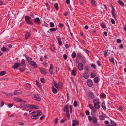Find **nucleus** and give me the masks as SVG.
<instances>
[{"label": "nucleus", "mask_w": 126, "mask_h": 126, "mask_svg": "<svg viewBox=\"0 0 126 126\" xmlns=\"http://www.w3.org/2000/svg\"><path fill=\"white\" fill-rule=\"evenodd\" d=\"M31 18V17L28 16H26L25 17V20L26 22L28 24L32 25L33 24L32 22L30 20Z\"/></svg>", "instance_id": "obj_1"}, {"label": "nucleus", "mask_w": 126, "mask_h": 126, "mask_svg": "<svg viewBox=\"0 0 126 126\" xmlns=\"http://www.w3.org/2000/svg\"><path fill=\"white\" fill-rule=\"evenodd\" d=\"M13 99L15 101L17 102H25V101L24 100H22L19 98H17L16 97H14Z\"/></svg>", "instance_id": "obj_2"}, {"label": "nucleus", "mask_w": 126, "mask_h": 126, "mask_svg": "<svg viewBox=\"0 0 126 126\" xmlns=\"http://www.w3.org/2000/svg\"><path fill=\"white\" fill-rule=\"evenodd\" d=\"M87 85L89 87H92L93 84V82L91 80L88 79L87 81Z\"/></svg>", "instance_id": "obj_3"}, {"label": "nucleus", "mask_w": 126, "mask_h": 126, "mask_svg": "<svg viewBox=\"0 0 126 126\" xmlns=\"http://www.w3.org/2000/svg\"><path fill=\"white\" fill-rule=\"evenodd\" d=\"M34 99L39 101H40L41 100V98H40V96L38 95L37 94H35L34 95Z\"/></svg>", "instance_id": "obj_4"}, {"label": "nucleus", "mask_w": 126, "mask_h": 126, "mask_svg": "<svg viewBox=\"0 0 126 126\" xmlns=\"http://www.w3.org/2000/svg\"><path fill=\"white\" fill-rule=\"evenodd\" d=\"M22 93V92L20 90L15 91L14 92V94L17 95L21 94Z\"/></svg>", "instance_id": "obj_5"}, {"label": "nucleus", "mask_w": 126, "mask_h": 126, "mask_svg": "<svg viewBox=\"0 0 126 126\" xmlns=\"http://www.w3.org/2000/svg\"><path fill=\"white\" fill-rule=\"evenodd\" d=\"M78 67L79 69L80 70H82L83 68V65L82 63H79L78 65Z\"/></svg>", "instance_id": "obj_6"}, {"label": "nucleus", "mask_w": 126, "mask_h": 126, "mask_svg": "<svg viewBox=\"0 0 126 126\" xmlns=\"http://www.w3.org/2000/svg\"><path fill=\"white\" fill-rule=\"evenodd\" d=\"M53 67L52 64H51L50 66V69L49 70V73L50 74H52L53 73Z\"/></svg>", "instance_id": "obj_7"}, {"label": "nucleus", "mask_w": 126, "mask_h": 126, "mask_svg": "<svg viewBox=\"0 0 126 126\" xmlns=\"http://www.w3.org/2000/svg\"><path fill=\"white\" fill-rule=\"evenodd\" d=\"M29 63L31 64L32 65L34 66V67L35 68H37V66L36 64L33 61H30L29 62Z\"/></svg>", "instance_id": "obj_8"}, {"label": "nucleus", "mask_w": 126, "mask_h": 126, "mask_svg": "<svg viewBox=\"0 0 126 126\" xmlns=\"http://www.w3.org/2000/svg\"><path fill=\"white\" fill-rule=\"evenodd\" d=\"M115 9L114 8H112V10L111 11L112 15L113 16L115 19H116V13L115 12Z\"/></svg>", "instance_id": "obj_9"}, {"label": "nucleus", "mask_w": 126, "mask_h": 126, "mask_svg": "<svg viewBox=\"0 0 126 126\" xmlns=\"http://www.w3.org/2000/svg\"><path fill=\"white\" fill-rule=\"evenodd\" d=\"M88 95L90 98L92 99H93L94 98V94L91 92L89 93Z\"/></svg>", "instance_id": "obj_10"}, {"label": "nucleus", "mask_w": 126, "mask_h": 126, "mask_svg": "<svg viewBox=\"0 0 126 126\" xmlns=\"http://www.w3.org/2000/svg\"><path fill=\"white\" fill-rule=\"evenodd\" d=\"M79 59L81 60V62L83 63H86V61L85 58V57L83 56H82L81 58Z\"/></svg>", "instance_id": "obj_11"}, {"label": "nucleus", "mask_w": 126, "mask_h": 126, "mask_svg": "<svg viewBox=\"0 0 126 126\" xmlns=\"http://www.w3.org/2000/svg\"><path fill=\"white\" fill-rule=\"evenodd\" d=\"M40 70L41 73L44 74H46V71L43 68H40Z\"/></svg>", "instance_id": "obj_12"}, {"label": "nucleus", "mask_w": 126, "mask_h": 126, "mask_svg": "<svg viewBox=\"0 0 126 126\" xmlns=\"http://www.w3.org/2000/svg\"><path fill=\"white\" fill-rule=\"evenodd\" d=\"M34 20L38 24H39L41 23L40 20L38 17L34 19Z\"/></svg>", "instance_id": "obj_13"}, {"label": "nucleus", "mask_w": 126, "mask_h": 126, "mask_svg": "<svg viewBox=\"0 0 126 126\" xmlns=\"http://www.w3.org/2000/svg\"><path fill=\"white\" fill-rule=\"evenodd\" d=\"M20 66V63H16L14 66H13V67L14 69H16L17 68H18Z\"/></svg>", "instance_id": "obj_14"}, {"label": "nucleus", "mask_w": 126, "mask_h": 126, "mask_svg": "<svg viewBox=\"0 0 126 126\" xmlns=\"http://www.w3.org/2000/svg\"><path fill=\"white\" fill-rule=\"evenodd\" d=\"M99 117L100 119L101 120H104L105 118L106 117L105 116V114H103L102 115H100L99 116Z\"/></svg>", "instance_id": "obj_15"}, {"label": "nucleus", "mask_w": 126, "mask_h": 126, "mask_svg": "<svg viewBox=\"0 0 126 126\" xmlns=\"http://www.w3.org/2000/svg\"><path fill=\"white\" fill-rule=\"evenodd\" d=\"M26 34L25 35V38L26 40H27L28 38L30 37L31 35L30 33L28 32H26Z\"/></svg>", "instance_id": "obj_16"}, {"label": "nucleus", "mask_w": 126, "mask_h": 126, "mask_svg": "<svg viewBox=\"0 0 126 126\" xmlns=\"http://www.w3.org/2000/svg\"><path fill=\"white\" fill-rule=\"evenodd\" d=\"M94 105H95V104L97 103H99V99L97 98L94 99L93 100Z\"/></svg>", "instance_id": "obj_17"}, {"label": "nucleus", "mask_w": 126, "mask_h": 126, "mask_svg": "<svg viewBox=\"0 0 126 126\" xmlns=\"http://www.w3.org/2000/svg\"><path fill=\"white\" fill-rule=\"evenodd\" d=\"M109 60L110 62L112 63L114 65L115 64V63L114 62V59L113 57H110L109 58Z\"/></svg>", "instance_id": "obj_18"}, {"label": "nucleus", "mask_w": 126, "mask_h": 126, "mask_svg": "<svg viewBox=\"0 0 126 126\" xmlns=\"http://www.w3.org/2000/svg\"><path fill=\"white\" fill-rule=\"evenodd\" d=\"M51 88L54 94H56L57 93V89L55 88L54 86H52Z\"/></svg>", "instance_id": "obj_19"}, {"label": "nucleus", "mask_w": 126, "mask_h": 126, "mask_svg": "<svg viewBox=\"0 0 126 126\" xmlns=\"http://www.w3.org/2000/svg\"><path fill=\"white\" fill-rule=\"evenodd\" d=\"M83 56V55L81 53H79L77 54V57L78 58H79L80 59Z\"/></svg>", "instance_id": "obj_20"}, {"label": "nucleus", "mask_w": 126, "mask_h": 126, "mask_svg": "<svg viewBox=\"0 0 126 126\" xmlns=\"http://www.w3.org/2000/svg\"><path fill=\"white\" fill-rule=\"evenodd\" d=\"M21 106V108L24 109H26L27 107V106L26 105L24 104H22L20 105Z\"/></svg>", "instance_id": "obj_21"}, {"label": "nucleus", "mask_w": 126, "mask_h": 126, "mask_svg": "<svg viewBox=\"0 0 126 126\" xmlns=\"http://www.w3.org/2000/svg\"><path fill=\"white\" fill-rule=\"evenodd\" d=\"M57 30V28H54L50 29H49V31L50 32H55Z\"/></svg>", "instance_id": "obj_22"}, {"label": "nucleus", "mask_w": 126, "mask_h": 126, "mask_svg": "<svg viewBox=\"0 0 126 126\" xmlns=\"http://www.w3.org/2000/svg\"><path fill=\"white\" fill-rule=\"evenodd\" d=\"M25 62L24 59H22V60L21 62V65L22 66H25Z\"/></svg>", "instance_id": "obj_23"}, {"label": "nucleus", "mask_w": 126, "mask_h": 126, "mask_svg": "<svg viewBox=\"0 0 126 126\" xmlns=\"http://www.w3.org/2000/svg\"><path fill=\"white\" fill-rule=\"evenodd\" d=\"M118 3L121 6H123L124 5V3L123 2L120 0H119L118 1Z\"/></svg>", "instance_id": "obj_24"}, {"label": "nucleus", "mask_w": 126, "mask_h": 126, "mask_svg": "<svg viewBox=\"0 0 126 126\" xmlns=\"http://www.w3.org/2000/svg\"><path fill=\"white\" fill-rule=\"evenodd\" d=\"M89 75L88 73H84V78L86 79H87L89 78Z\"/></svg>", "instance_id": "obj_25"}, {"label": "nucleus", "mask_w": 126, "mask_h": 126, "mask_svg": "<svg viewBox=\"0 0 126 126\" xmlns=\"http://www.w3.org/2000/svg\"><path fill=\"white\" fill-rule=\"evenodd\" d=\"M6 74V72L4 71H3L1 72H0V76H3Z\"/></svg>", "instance_id": "obj_26"}, {"label": "nucleus", "mask_w": 126, "mask_h": 126, "mask_svg": "<svg viewBox=\"0 0 126 126\" xmlns=\"http://www.w3.org/2000/svg\"><path fill=\"white\" fill-rule=\"evenodd\" d=\"M99 103H97L95 104V105H94V107L96 109H98L100 108V106L99 105Z\"/></svg>", "instance_id": "obj_27"}, {"label": "nucleus", "mask_w": 126, "mask_h": 126, "mask_svg": "<svg viewBox=\"0 0 126 126\" xmlns=\"http://www.w3.org/2000/svg\"><path fill=\"white\" fill-rule=\"evenodd\" d=\"M93 122L94 123H96L97 122V119L95 117H94L93 118Z\"/></svg>", "instance_id": "obj_28"}, {"label": "nucleus", "mask_w": 126, "mask_h": 126, "mask_svg": "<svg viewBox=\"0 0 126 126\" xmlns=\"http://www.w3.org/2000/svg\"><path fill=\"white\" fill-rule=\"evenodd\" d=\"M98 78L97 77H96L94 78V80L95 83H97L98 82Z\"/></svg>", "instance_id": "obj_29"}, {"label": "nucleus", "mask_w": 126, "mask_h": 126, "mask_svg": "<svg viewBox=\"0 0 126 126\" xmlns=\"http://www.w3.org/2000/svg\"><path fill=\"white\" fill-rule=\"evenodd\" d=\"M69 110V107L68 105H66L65 106L64 108V111L65 112L66 111L68 110Z\"/></svg>", "instance_id": "obj_30"}, {"label": "nucleus", "mask_w": 126, "mask_h": 126, "mask_svg": "<svg viewBox=\"0 0 126 126\" xmlns=\"http://www.w3.org/2000/svg\"><path fill=\"white\" fill-rule=\"evenodd\" d=\"M53 82L55 87L58 90L57 83L54 80L53 81Z\"/></svg>", "instance_id": "obj_31"}, {"label": "nucleus", "mask_w": 126, "mask_h": 126, "mask_svg": "<svg viewBox=\"0 0 126 126\" xmlns=\"http://www.w3.org/2000/svg\"><path fill=\"white\" fill-rule=\"evenodd\" d=\"M102 107L103 109L104 110H105L106 109V108L105 105V103H102Z\"/></svg>", "instance_id": "obj_32"}, {"label": "nucleus", "mask_w": 126, "mask_h": 126, "mask_svg": "<svg viewBox=\"0 0 126 126\" xmlns=\"http://www.w3.org/2000/svg\"><path fill=\"white\" fill-rule=\"evenodd\" d=\"M111 125L112 126H116V124L113 121L111 120Z\"/></svg>", "instance_id": "obj_33"}, {"label": "nucleus", "mask_w": 126, "mask_h": 126, "mask_svg": "<svg viewBox=\"0 0 126 126\" xmlns=\"http://www.w3.org/2000/svg\"><path fill=\"white\" fill-rule=\"evenodd\" d=\"M54 7L56 8V10H58L59 7L57 3H56L54 4Z\"/></svg>", "instance_id": "obj_34"}, {"label": "nucleus", "mask_w": 126, "mask_h": 126, "mask_svg": "<svg viewBox=\"0 0 126 126\" xmlns=\"http://www.w3.org/2000/svg\"><path fill=\"white\" fill-rule=\"evenodd\" d=\"M76 72V71L75 69H73L72 70L71 72V74L73 75L74 76H75L76 75V74L75 73Z\"/></svg>", "instance_id": "obj_35"}, {"label": "nucleus", "mask_w": 126, "mask_h": 126, "mask_svg": "<svg viewBox=\"0 0 126 126\" xmlns=\"http://www.w3.org/2000/svg\"><path fill=\"white\" fill-rule=\"evenodd\" d=\"M58 40L59 45H61L62 44V42L61 38H58Z\"/></svg>", "instance_id": "obj_36"}, {"label": "nucleus", "mask_w": 126, "mask_h": 126, "mask_svg": "<svg viewBox=\"0 0 126 126\" xmlns=\"http://www.w3.org/2000/svg\"><path fill=\"white\" fill-rule=\"evenodd\" d=\"M72 58H75L76 56V53L75 52H74L72 54Z\"/></svg>", "instance_id": "obj_37"}, {"label": "nucleus", "mask_w": 126, "mask_h": 126, "mask_svg": "<svg viewBox=\"0 0 126 126\" xmlns=\"http://www.w3.org/2000/svg\"><path fill=\"white\" fill-rule=\"evenodd\" d=\"M69 112V110H67V111H66V114L68 119H69L70 118V115Z\"/></svg>", "instance_id": "obj_38"}, {"label": "nucleus", "mask_w": 126, "mask_h": 126, "mask_svg": "<svg viewBox=\"0 0 126 126\" xmlns=\"http://www.w3.org/2000/svg\"><path fill=\"white\" fill-rule=\"evenodd\" d=\"M37 85L38 86L39 88H41V84L37 81H36Z\"/></svg>", "instance_id": "obj_39"}, {"label": "nucleus", "mask_w": 126, "mask_h": 126, "mask_svg": "<svg viewBox=\"0 0 126 126\" xmlns=\"http://www.w3.org/2000/svg\"><path fill=\"white\" fill-rule=\"evenodd\" d=\"M109 51V50L108 49L107 50H105L104 51V56L106 57L107 56V55L108 54V52Z\"/></svg>", "instance_id": "obj_40"}, {"label": "nucleus", "mask_w": 126, "mask_h": 126, "mask_svg": "<svg viewBox=\"0 0 126 126\" xmlns=\"http://www.w3.org/2000/svg\"><path fill=\"white\" fill-rule=\"evenodd\" d=\"M73 122L75 124H76L77 125H78L79 124V122L76 120H73Z\"/></svg>", "instance_id": "obj_41"}, {"label": "nucleus", "mask_w": 126, "mask_h": 126, "mask_svg": "<svg viewBox=\"0 0 126 126\" xmlns=\"http://www.w3.org/2000/svg\"><path fill=\"white\" fill-rule=\"evenodd\" d=\"M37 116V115H33L31 116V118L32 119H36Z\"/></svg>", "instance_id": "obj_42"}, {"label": "nucleus", "mask_w": 126, "mask_h": 126, "mask_svg": "<svg viewBox=\"0 0 126 126\" xmlns=\"http://www.w3.org/2000/svg\"><path fill=\"white\" fill-rule=\"evenodd\" d=\"M50 26L51 27H53L54 26V25L53 22H50Z\"/></svg>", "instance_id": "obj_43"}, {"label": "nucleus", "mask_w": 126, "mask_h": 126, "mask_svg": "<svg viewBox=\"0 0 126 126\" xmlns=\"http://www.w3.org/2000/svg\"><path fill=\"white\" fill-rule=\"evenodd\" d=\"M74 105L75 107H76L78 106L77 102L76 101H75L74 103Z\"/></svg>", "instance_id": "obj_44"}, {"label": "nucleus", "mask_w": 126, "mask_h": 126, "mask_svg": "<svg viewBox=\"0 0 126 126\" xmlns=\"http://www.w3.org/2000/svg\"><path fill=\"white\" fill-rule=\"evenodd\" d=\"M100 96L101 97L104 98L106 96V95L102 93L100 95Z\"/></svg>", "instance_id": "obj_45"}, {"label": "nucleus", "mask_w": 126, "mask_h": 126, "mask_svg": "<svg viewBox=\"0 0 126 126\" xmlns=\"http://www.w3.org/2000/svg\"><path fill=\"white\" fill-rule=\"evenodd\" d=\"M26 58L27 60L28 61L29 63V62L32 61L31 60H32V58H31L28 57Z\"/></svg>", "instance_id": "obj_46"}, {"label": "nucleus", "mask_w": 126, "mask_h": 126, "mask_svg": "<svg viewBox=\"0 0 126 126\" xmlns=\"http://www.w3.org/2000/svg\"><path fill=\"white\" fill-rule=\"evenodd\" d=\"M6 49L4 47H3L1 49V50L3 51H5L6 50Z\"/></svg>", "instance_id": "obj_47"}, {"label": "nucleus", "mask_w": 126, "mask_h": 126, "mask_svg": "<svg viewBox=\"0 0 126 126\" xmlns=\"http://www.w3.org/2000/svg\"><path fill=\"white\" fill-rule=\"evenodd\" d=\"M88 119L89 121H91L93 119V118L91 116H88Z\"/></svg>", "instance_id": "obj_48"}, {"label": "nucleus", "mask_w": 126, "mask_h": 126, "mask_svg": "<svg viewBox=\"0 0 126 126\" xmlns=\"http://www.w3.org/2000/svg\"><path fill=\"white\" fill-rule=\"evenodd\" d=\"M42 114V113L41 111H38V113L37 114V116H40Z\"/></svg>", "instance_id": "obj_49"}, {"label": "nucleus", "mask_w": 126, "mask_h": 126, "mask_svg": "<svg viewBox=\"0 0 126 126\" xmlns=\"http://www.w3.org/2000/svg\"><path fill=\"white\" fill-rule=\"evenodd\" d=\"M96 75L95 74L93 73H91V76L92 78H94L95 77Z\"/></svg>", "instance_id": "obj_50"}, {"label": "nucleus", "mask_w": 126, "mask_h": 126, "mask_svg": "<svg viewBox=\"0 0 126 126\" xmlns=\"http://www.w3.org/2000/svg\"><path fill=\"white\" fill-rule=\"evenodd\" d=\"M63 57L65 60H66L67 58V56L66 54H64L63 55Z\"/></svg>", "instance_id": "obj_51"}, {"label": "nucleus", "mask_w": 126, "mask_h": 126, "mask_svg": "<svg viewBox=\"0 0 126 126\" xmlns=\"http://www.w3.org/2000/svg\"><path fill=\"white\" fill-rule=\"evenodd\" d=\"M4 104V102L3 101H2L0 104V107H2L3 105Z\"/></svg>", "instance_id": "obj_52"}, {"label": "nucleus", "mask_w": 126, "mask_h": 126, "mask_svg": "<svg viewBox=\"0 0 126 126\" xmlns=\"http://www.w3.org/2000/svg\"><path fill=\"white\" fill-rule=\"evenodd\" d=\"M111 22L113 24H115V22L114 20L113 19H112L111 20Z\"/></svg>", "instance_id": "obj_53"}, {"label": "nucleus", "mask_w": 126, "mask_h": 126, "mask_svg": "<svg viewBox=\"0 0 126 126\" xmlns=\"http://www.w3.org/2000/svg\"><path fill=\"white\" fill-rule=\"evenodd\" d=\"M70 112L71 113H72V105H70Z\"/></svg>", "instance_id": "obj_54"}, {"label": "nucleus", "mask_w": 126, "mask_h": 126, "mask_svg": "<svg viewBox=\"0 0 126 126\" xmlns=\"http://www.w3.org/2000/svg\"><path fill=\"white\" fill-rule=\"evenodd\" d=\"M44 80V78H41L40 80L41 82L43 83H44L45 82Z\"/></svg>", "instance_id": "obj_55"}, {"label": "nucleus", "mask_w": 126, "mask_h": 126, "mask_svg": "<svg viewBox=\"0 0 126 126\" xmlns=\"http://www.w3.org/2000/svg\"><path fill=\"white\" fill-rule=\"evenodd\" d=\"M45 115H43L40 118V120H42L45 117Z\"/></svg>", "instance_id": "obj_56"}, {"label": "nucleus", "mask_w": 126, "mask_h": 126, "mask_svg": "<svg viewBox=\"0 0 126 126\" xmlns=\"http://www.w3.org/2000/svg\"><path fill=\"white\" fill-rule=\"evenodd\" d=\"M14 104L13 103L12 104H8V107L9 108H11L13 106Z\"/></svg>", "instance_id": "obj_57"}, {"label": "nucleus", "mask_w": 126, "mask_h": 126, "mask_svg": "<svg viewBox=\"0 0 126 126\" xmlns=\"http://www.w3.org/2000/svg\"><path fill=\"white\" fill-rule=\"evenodd\" d=\"M101 27L102 28H104L105 27V25L104 23H102L101 24Z\"/></svg>", "instance_id": "obj_58"}, {"label": "nucleus", "mask_w": 126, "mask_h": 126, "mask_svg": "<svg viewBox=\"0 0 126 126\" xmlns=\"http://www.w3.org/2000/svg\"><path fill=\"white\" fill-rule=\"evenodd\" d=\"M116 41L118 43H121V40L119 39H117Z\"/></svg>", "instance_id": "obj_59"}, {"label": "nucleus", "mask_w": 126, "mask_h": 126, "mask_svg": "<svg viewBox=\"0 0 126 126\" xmlns=\"http://www.w3.org/2000/svg\"><path fill=\"white\" fill-rule=\"evenodd\" d=\"M95 0H92L91 1V4L92 5H94L95 4Z\"/></svg>", "instance_id": "obj_60"}, {"label": "nucleus", "mask_w": 126, "mask_h": 126, "mask_svg": "<svg viewBox=\"0 0 126 126\" xmlns=\"http://www.w3.org/2000/svg\"><path fill=\"white\" fill-rule=\"evenodd\" d=\"M89 107L92 110L94 108L93 106H92L91 104H90L89 105Z\"/></svg>", "instance_id": "obj_61"}, {"label": "nucleus", "mask_w": 126, "mask_h": 126, "mask_svg": "<svg viewBox=\"0 0 126 126\" xmlns=\"http://www.w3.org/2000/svg\"><path fill=\"white\" fill-rule=\"evenodd\" d=\"M91 66L93 67L94 69H95L96 68V66L94 64H91Z\"/></svg>", "instance_id": "obj_62"}, {"label": "nucleus", "mask_w": 126, "mask_h": 126, "mask_svg": "<svg viewBox=\"0 0 126 126\" xmlns=\"http://www.w3.org/2000/svg\"><path fill=\"white\" fill-rule=\"evenodd\" d=\"M59 119L58 118H56L55 120V122L56 124H57L58 122Z\"/></svg>", "instance_id": "obj_63"}, {"label": "nucleus", "mask_w": 126, "mask_h": 126, "mask_svg": "<svg viewBox=\"0 0 126 126\" xmlns=\"http://www.w3.org/2000/svg\"><path fill=\"white\" fill-rule=\"evenodd\" d=\"M86 114L87 115H89L90 114V113L89 111L87 110L86 111Z\"/></svg>", "instance_id": "obj_64"}]
</instances>
